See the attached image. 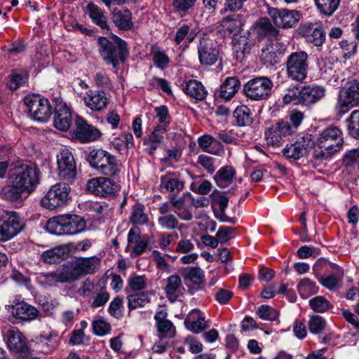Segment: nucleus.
<instances>
[{"instance_id": "f257e3e1", "label": "nucleus", "mask_w": 359, "mask_h": 359, "mask_svg": "<svg viewBox=\"0 0 359 359\" xmlns=\"http://www.w3.org/2000/svg\"><path fill=\"white\" fill-rule=\"evenodd\" d=\"M41 172L33 163L18 162L10 175L11 185L3 189V194L9 201H17L25 192L30 194L39 184Z\"/></svg>"}, {"instance_id": "f03ea898", "label": "nucleus", "mask_w": 359, "mask_h": 359, "mask_svg": "<svg viewBox=\"0 0 359 359\" xmlns=\"http://www.w3.org/2000/svg\"><path fill=\"white\" fill-rule=\"evenodd\" d=\"M97 46L102 59L114 68L124 63L128 57L127 43L117 36H114L113 41L100 36L97 39Z\"/></svg>"}, {"instance_id": "7ed1b4c3", "label": "nucleus", "mask_w": 359, "mask_h": 359, "mask_svg": "<svg viewBox=\"0 0 359 359\" xmlns=\"http://www.w3.org/2000/svg\"><path fill=\"white\" fill-rule=\"evenodd\" d=\"M86 159L90 167L102 175L114 177L121 171V164L116 157L103 149H93Z\"/></svg>"}, {"instance_id": "20e7f679", "label": "nucleus", "mask_w": 359, "mask_h": 359, "mask_svg": "<svg viewBox=\"0 0 359 359\" xmlns=\"http://www.w3.org/2000/svg\"><path fill=\"white\" fill-rule=\"evenodd\" d=\"M46 230L55 235H74L86 228L85 221L79 216L59 215L50 218L46 224Z\"/></svg>"}, {"instance_id": "39448f33", "label": "nucleus", "mask_w": 359, "mask_h": 359, "mask_svg": "<svg viewBox=\"0 0 359 359\" xmlns=\"http://www.w3.org/2000/svg\"><path fill=\"white\" fill-rule=\"evenodd\" d=\"M355 107H359V78L351 77L339 90L335 108L344 114Z\"/></svg>"}, {"instance_id": "423d86ee", "label": "nucleus", "mask_w": 359, "mask_h": 359, "mask_svg": "<svg viewBox=\"0 0 359 359\" xmlns=\"http://www.w3.org/2000/svg\"><path fill=\"white\" fill-rule=\"evenodd\" d=\"M284 66L287 78L292 81L303 82L309 73V55L304 50L292 52L287 57Z\"/></svg>"}, {"instance_id": "0eeeda50", "label": "nucleus", "mask_w": 359, "mask_h": 359, "mask_svg": "<svg viewBox=\"0 0 359 359\" xmlns=\"http://www.w3.org/2000/svg\"><path fill=\"white\" fill-rule=\"evenodd\" d=\"M25 104L30 117L38 122H46L53 114L49 100L40 95H27L24 98Z\"/></svg>"}, {"instance_id": "6e6552de", "label": "nucleus", "mask_w": 359, "mask_h": 359, "mask_svg": "<svg viewBox=\"0 0 359 359\" xmlns=\"http://www.w3.org/2000/svg\"><path fill=\"white\" fill-rule=\"evenodd\" d=\"M70 197V187L65 182H59L50 187L46 194L41 198L43 208L55 210L67 203Z\"/></svg>"}, {"instance_id": "1a4fd4ad", "label": "nucleus", "mask_w": 359, "mask_h": 359, "mask_svg": "<svg viewBox=\"0 0 359 359\" xmlns=\"http://www.w3.org/2000/svg\"><path fill=\"white\" fill-rule=\"evenodd\" d=\"M273 83L266 76H259L248 81L243 88L247 97L252 100H262L268 98L271 93Z\"/></svg>"}, {"instance_id": "9d476101", "label": "nucleus", "mask_w": 359, "mask_h": 359, "mask_svg": "<svg viewBox=\"0 0 359 359\" xmlns=\"http://www.w3.org/2000/svg\"><path fill=\"white\" fill-rule=\"evenodd\" d=\"M316 144L334 154L339 152L344 145L343 133L337 126H329L319 134Z\"/></svg>"}, {"instance_id": "9b49d317", "label": "nucleus", "mask_w": 359, "mask_h": 359, "mask_svg": "<svg viewBox=\"0 0 359 359\" xmlns=\"http://www.w3.org/2000/svg\"><path fill=\"white\" fill-rule=\"evenodd\" d=\"M197 50L200 64L203 66H212L219 57V45L210 37H201L197 45Z\"/></svg>"}, {"instance_id": "f8f14e48", "label": "nucleus", "mask_w": 359, "mask_h": 359, "mask_svg": "<svg viewBox=\"0 0 359 359\" xmlns=\"http://www.w3.org/2000/svg\"><path fill=\"white\" fill-rule=\"evenodd\" d=\"M6 341L8 349L18 355L20 359H27L32 354L30 347L22 332L14 328L9 330L6 334Z\"/></svg>"}, {"instance_id": "ddd939ff", "label": "nucleus", "mask_w": 359, "mask_h": 359, "mask_svg": "<svg viewBox=\"0 0 359 359\" xmlns=\"http://www.w3.org/2000/svg\"><path fill=\"white\" fill-rule=\"evenodd\" d=\"M58 175L61 180L72 182L76 175V166L72 151L67 148L62 149L57 155Z\"/></svg>"}, {"instance_id": "4468645a", "label": "nucleus", "mask_w": 359, "mask_h": 359, "mask_svg": "<svg viewBox=\"0 0 359 359\" xmlns=\"http://www.w3.org/2000/svg\"><path fill=\"white\" fill-rule=\"evenodd\" d=\"M268 13L276 26L283 29L296 26L302 17L299 11L285 8H270Z\"/></svg>"}, {"instance_id": "2eb2a0df", "label": "nucleus", "mask_w": 359, "mask_h": 359, "mask_svg": "<svg viewBox=\"0 0 359 359\" xmlns=\"http://www.w3.org/2000/svg\"><path fill=\"white\" fill-rule=\"evenodd\" d=\"M297 31L306 42L315 46H322L325 42V32L320 23L306 22L299 26Z\"/></svg>"}, {"instance_id": "dca6fc26", "label": "nucleus", "mask_w": 359, "mask_h": 359, "mask_svg": "<svg viewBox=\"0 0 359 359\" xmlns=\"http://www.w3.org/2000/svg\"><path fill=\"white\" fill-rule=\"evenodd\" d=\"M313 145L314 142L311 139V135L306 134L299 137L294 142L287 144L283 150V154L287 158L298 160L306 156Z\"/></svg>"}, {"instance_id": "f3484780", "label": "nucleus", "mask_w": 359, "mask_h": 359, "mask_svg": "<svg viewBox=\"0 0 359 359\" xmlns=\"http://www.w3.org/2000/svg\"><path fill=\"white\" fill-rule=\"evenodd\" d=\"M23 229L19 215L14 212H9L0 219V241H6Z\"/></svg>"}, {"instance_id": "a211bd4d", "label": "nucleus", "mask_w": 359, "mask_h": 359, "mask_svg": "<svg viewBox=\"0 0 359 359\" xmlns=\"http://www.w3.org/2000/svg\"><path fill=\"white\" fill-rule=\"evenodd\" d=\"M7 310L16 318L24 321H31L39 316V310L28 304L20 297H16L11 305L6 306Z\"/></svg>"}, {"instance_id": "6ab92c4d", "label": "nucleus", "mask_w": 359, "mask_h": 359, "mask_svg": "<svg viewBox=\"0 0 359 359\" xmlns=\"http://www.w3.org/2000/svg\"><path fill=\"white\" fill-rule=\"evenodd\" d=\"M87 190L97 196L107 197L118 191V186L109 177H99L88 180Z\"/></svg>"}, {"instance_id": "aec40b11", "label": "nucleus", "mask_w": 359, "mask_h": 359, "mask_svg": "<svg viewBox=\"0 0 359 359\" xmlns=\"http://www.w3.org/2000/svg\"><path fill=\"white\" fill-rule=\"evenodd\" d=\"M74 135L82 143L97 140L102 133L97 128L89 125L80 116H76L74 123Z\"/></svg>"}, {"instance_id": "412c9836", "label": "nucleus", "mask_w": 359, "mask_h": 359, "mask_svg": "<svg viewBox=\"0 0 359 359\" xmlns=\"http://www.w3.org/2000/svg\"><path fill=\"white\" fill-rule=\"evenodd\" d=\"M86 107L94 111H101L107 108L109 98L106 93L101 90H90L83 97Z\"/></svg>"}, {"instance_id": "4be33fe9", "label": "nucleus", "mask_w": 359, "mask_h": 359, "mask_svg": "<svg viewBox=\"0 0 359 359\" xmlns=\"http://www.w3.org/2000/svg\"><path fill=\"white\" fill-rule=\"evenodd\" d=\"M158 211L160 215L157 222L161 229L174 230L179 228L180 222L175 215L170 213V205L168 203H160Z\"/></svg>"}, {"instance_id": "5701e85b", "label": "nucleus", "mask_w": 359, "mask_h": 359, "mask_svg": "<svg viewBox=\"0 0 359 359\" xmlns=\"http://www.w3.org/2000/svg\"><path fill=\"white\" fill-rule=\"evenodd\" d=\"M167 316V312L163 310L158 311L154 316L158 336L161 339L173 338L176 334L175 327L170 320L166 319Z\"/></svg>"}, {"instance_id": "b1692460", "label": "nucleus", "mask_w": 359, "mask_h": 359, "mask_svg": "<svg viewBox=\"0 0 359 359\" xmlns=\"http://www.w3.org/2000/svg\"><path fill=\"white\" fill-rule=\"evenodd\" d=\"M185 327L194 333H201L208 327L203 313L199 309L191 310L184 320Z\"/></svg>"}, {"instance_id": "393cba45", "label": "nucleus", "mask_w": 359, "mask_h": 359, "mask_svg": "<svg viewBox=\"0 0 359 359\" xmlns=\"http://www.w3.org/2000/svg\"><path fill=\"white\" fill-rule=\"evenodd\" d=\"M325 95V88L322 86L309 85L302 88V98L303 105L309 106L313 104Z\"/></svg>"}, {"instance_id": "a878e982", "label": "nucleus", "mask_w": 359, "mask_h": 359, "mask_svg": "<svg viewBox=\"0 0 359 359\" xmlns=\"http://www.w3.org/2000/svg\"><path fill=\"white\" fill-rule=\"evenodd\" d=\"M252 43L244 34L234 36L232 41V50L238 61L243 60L250 53Z\"/></svg>"}, {"instance_id": "bb28decb", "label": "nucleus", "mask_w": 359, "mask_h": 359, "mask_svg": "<svg viewBox=\"0 0 359 359\" xmlns=\"http://www.w3.org/2000/svg\"><path fill=\"white\" fill-rule=\"evenodd\" d=\"M241 88V81L237 76L227 77L220 86L219 96L226 100H230Z\"/></svg>"}, {"instance_id": "cd10ccee", "label": "nucleus", "mask_w": 359, "mask_h": 359, "mask_svg": "<svg viewBox=\"0 0 359 359\" xmlns=\"http://www.w3.org/2000/svg\"><path fill=\"white\" fill-rule=\"evenodd\" d=\"M68 255V248L65 245H60L43 252L41 259L48 264H55L65 259Z\"/></svg>"}, {"instance_id": "c85d7f7f", "label": "nucleus", "mask_w": 359, "mask_h": 359, "mask_svg": "<svg viewBox=\"0 0 359 359\" xmlns=\"http://www.w3.org/2000/svg\"><path fill=\"white\" fill-rule=\"evenodd\" d=\"M81 276L94 273L100 266V260L97 257H80L74 259Z\"/></svg>"}, {"instance_id": "c756f323", "label": "nucleus", "mask_w": 359, "mask_h": 359, "mask_svg": "<svg viewBox=\"0 0 359 359\" xmlns=\"http://www.w3.org/2000/svg\"><path fill=\"white\" fill-rule=\"evenodd\" d=\"M254 32L259 38H271L275 37L278 30L266 18H262L258 20L252 26Z\"/></svg>"}, {"instance_id": "7c9ffc66", "label": "nucleus", "mask_w": 359, "mask_h": 359, "mask_svg": "<svg viewBox=\"0 0 359 359\" xmlns=\"http://www.w3.org/2000/svg\"><path fill=\"white\" fill-rule=\"evenodd\" d=\"M245 20L241 14H232L224 18L221 22L222 27L230 34L237 35L244 26Z\"/></svg>"}, {"instance_id": "2f4dec72", "label": "nucleus", "mask_w": 359, "mask_h": 359, "mask_svg": "<svg viewBox=\"0 0 359 359\" xmlns=\"http://www.w3.org/2000/svg\"><path fill=\"white\" fill-rule=\"evenodd\" d=\"M183 91L189 96L197 100L205 99L208 93L201 82L191 79L182 86Z\"/></svg>"}, {"instance_id": "473e14b6", "label": "nucleus", "mask_w": 359, "mask_h": 359, "mask_svg": "<svg viewBox=\"0 0 359 359\" xmlns=\"http://www.w3.org/2000/svg\"><path fill=\"white\" fill-rule=\"evenodd\" d=\"M334 273L324 275L318 277V280L321 285L330 290H336L338 287L339 282L343 278L344 272L341 268L337 265H333Z\"/></svg>"}, {"instance_id": "72a5a7b5", "label": "nucleus", "mask_w": 359, "mask_h": 359, "mask_svg": "<svg viewBox=\"0 0 359 359\" xmlns=\"http://www.w3.org/2000/svg\"><path fill=\"white\" fill-rule=\"evenodd\" d=\"M111 19L115 25L121 30H130L133 27L132 15L128 9L114 11Z\"/></svg>"}, {"instance_id": "f704fd0d", "label": "nucleus", "mask_w": 359, "mask_h": 359, "mask_svg": "<svg viewBox=\"0 0 359 359\" xmlns=\"http://www.w3.org/2000/svg\"><path fill=\"white\" fill-rule=\"evenodd\" d=\"M88 14L95 25L102 29H108L107 17L105 13L93 3H89L87 6Z\"/></svg>"}, {"instance_id": "c9c22d12", "label": "nucleus", "mask_w": 359, "mask_h": 359, "mask_svg": "<svg viewBox=\"0 0 359 359\" xmlns=\"http://www.w3.org/2000/svg\"><path fill=\"white\" fill-rule=\"evenodd\" d=\"M235 175V171L231 166H224L220 168L215 176L217 185L221 188H226L231 184Z\"/></svg>"}, {"instance_id": "e433bc0d", "label": "nucleus", "mask_w": 359, "mask_h": 359, "mask_svg": "<svg viewBox=\"0 0 359 359\" xmlns=\"http://www.w3.org/2000/svg\"><path fill=\"white\" fill-rule=\"evenodd\" d=\"M250 109L246 105H241L236 108L233 111V117L236 118V125L241 127L250 126L252 121Z\"/></svg>"}, {"instance_id": "4c0bfd02", "label": "nucleus", "mask_w": 359, "mask_h": 359, "mask_svg": "<svg viewBox=\"0 0 359 359\" xmlns=\"http://www.w3.org/2000/svg\"><path fill=\"white\" fill-rule=\"evenodd\" d=\"M60 273L61 279L64 283H72L81 277L74 260L65 263L62 266Z\"/></svg>"}, {"instance_id": "58836bf2", "label": "nucleus", "mask_w": 359, "mask_h": 359, "mask_svg": "<svg viewBox=\"0 0 359 359\" xmlns=\"http://www.w3.org/2000/svg\"><path fill=\"white\" fill-rule=\"evenodd\" d=\"M150 294L151 292L146 291L128 294L127 297L128 309L133 310L143 307L150 302Z\"/></svg>"}, {"instance_id": "ea45409f", "label": "nucleus", "mask_w": 359, "mask_h": 359, "mask_svg": "<svg viewBox=\"0 0 359 359\" xmlns=\"http://www.w3.org/2000/svg\"><path fill=\"white\" fill-rule=\"evenodd\" d=\"M161 187L170 192H179L184 189V182L168 173L161 177Z\"/></svg>"}, {"instance_id": "a19ab883", "label": "nucleus", "mask_w": 359, "mask_h": 359, "mask_svg": "<svg viewBox=\"0 0 359 359\" xmlns=\"http://www.w3.org/2000/svg\"><path fill=\"white\" fill-rule=\"evenodd\" d=\"M283 102L285 104H293L295 105H303L302 98V88L298 85L292 84L287 89L283 97Z\"/></svg>"}, {"instance_id": "79ce46f5", "label": "nucleus", "mask_w": 359, "mask_h": 359, "mask_svg": "<svg viewBox=\"0 0 359 359\" xmlns=\"http://www.w3.org/2000/svg\"><path fill=\"white\" fill-rule=\"evenodd\" d=\"M320 13L331 16L339 8L340 0H313Z\"/></svg>"}, {"instance_id": "37998d69", "label": "nucleus", "mask_w": 359, "mask_h": 359, "mask_svg": "<svg viewBox=\"0 0 359 359\" xmlns=\"http://www.w3.org/2000/svg\"><path fill=\"white\" fill-rule=\"evenodd\" d=\"M32 342L34 343L35 350L40 353H48L54 348L51 334H41L33 339Z\"/></svg>"}, {"instance_id": "c03bdc74", "label": "nucleus", "mask_w": 359, "mask_h": 359, "mask_svg": "<svg viewBox=\"0 0 359 359\" xmlns=\"http://www.w3.org/2000/svg\"><path fill=\"white\" fill-rule=\"evenodd\" d=\"M130 221L134 224L144 225L148 222V215L144 212V206L136 203L132 208Z\"/></svg>"}, {"instance_id": "a18cd8bd", "label": "nucleus", "mask_w": 359, "mask_h": 359, "mask_svg": "<svg viewBox=\"0 0 359 359\" xmlns=\"http://www.w3.org/2000/svg\"><path fill=\"white\" fill-rule=\"evenodd\" d=\"M348 134L359 139V109L353 111L346 120Z\"/></svg>"}, {"instance_id": "49530a36", "label": "nucleus", "mask_w": 359, "mask_h": 359, "mask_svg": "<svg viewBox=\"0 0 359 359\" xmlns=\"http://www.w3.org/2000/svg\"><path fill=\"white\" fill-rule=\"evenodd\" d=\"M297 290L300 296L306 299L308 297L316 294L318 287L316 285L315 283L311 281L309 278H305L301 280L297 285Z\"/></svg>"}, {"instance_id": "de8ad7c7", "label": "nucleus", "mask_w": 359, "mask_h": 359, "mask_svg": "<svg viewBox=\"0 0 359 359\" xmlns=\"http://www.w3.org/2000/svg\"><path fill=\"white\" fill-rule=\"evenodd\" d=\"M151 55L153 57L154 65L159 69L163 70L168 66L169 58L168 55L156 46H152Z\"/></svg>"}, {"instance_id": "09e8293b", "label": "nucleus", "mask_w": 359, "mask_h": 359, "mask_svg": "<svg viewBox=\"0 0 359 359\" xmlns=\"http://www.w3.org/2000/svg\"><path fill=\"white\" fill-rule=\"evenodd\" d=\"M260 59L266 67H273L280 62V58L271 46H267L262 49Z\"/></svg>"}, {"instance_id": "8fccbe9b", "label": "nucleus", "mask_w": 359, "mask_h": 359, "mask_svg": "<svg viewBox=\"0 0 359 359\" xmlns=\"http://www.w3.org/2000/svg\"><path fill=\"white\" fill-rule=\"evenodd\" d=\"M195 36L196 34L192 32L190 26L183 24L177 29L174 38V42L179 45L187 39L188 42L191 43L194 41Z\"/></svg>"}, {"instance_id": "3c124183", "label": "nucleus", "mask_w": 359, "mask_h": 359, "mask_svg": "<svg viewBox=\"0 0 359 359\" xmlns=\"http://www.w3.org/2000/svg\"><path fill=\"white\" fill-rule=\"evenodd\" d=\"M309 306L317 313H324L331 309V303L323 296H317L309 300Z\"/></svg>"}, {"instance_id": "603ef678", "label": "nucleus", "mask_w": 359, "mask_h": 359, "mask_svg": "<svg viewBox=\"0 0 359 359\" xmlns=\"http://www.w3.org/2000/svg\"><path fill=\"white\" fill-rule=\"evenodd\" d=\"M266 141L268 145H271L273 147H279L283 142V137L278 131V128L272 126L268 128L265 133Z\"/></svg>"}, {"instance_id": "864d4df0", "label": "nucleus", "mask_w": 359, "mask_h": 359, "mask_svg": "<svg viewBox=\"0 0 359 359\" xmlns=\"http://www.w3.org/2000/svg\"><path fill=\"white\" fill-rule=\"evenodd\" d=\"M182 276L184 279L189 280L196 285H200L203 282L204 275L198 267L184 269L182 271Z\"/></svg>"}, {"instance_id": "5fc2aeb1", "label": "nucleus", "mask_w": 359, "mask_h": 359, "mask_svg": "<svg viewBox=\"0 0 359 359\" xmlns=\"http://www.w3.org/2000/svg\"><path fill=\"white\" fill-rule=\"evenodd\" d=\"M72 112L55 114L54 126L58 130L67 131L72 124Z\"/></svg>"}, {"instance_id": "6e6d98bb", "label": "nucleus", "mask_w": 359, "mask_h": 359, "mask_svg": "<svg viewBox=\"0 0 359 359\" xmlns=\"http://www.w3.org/2000/svg\"><path fill=\"white\" fill-rule=\"evenodd\" d=\"M257 315L262 320L273 321L278 319L279 316L278 311L270 306L262 305L256 311Z\"/></svg>"}, {"instance_id": "4d7b16f0", "label": "nucleus", "mask_w": 359, "mask_h": 359, "mask_svg": "<svg viewBox=\"0 0 359 359\" xmlns=\"http://www.w3.org/2000/svg\"><path fill=\"white\" fill-rule=\"evenodd\" d=\"M326 325L325 320L318 315L311 316L308 323L309 331L315 334L322 332L325 329Z\"/></svg>"}, {"instance_id": "13d9d810", "label": "nucleus", "mask_w": 359, "mask_h": 359, "mask_svg": "<svg viewBox=\"0 0 359 359\" xmlns=\"http://www.w3.org/2000/svg\"><path fill=\"white\" fill-rule=\"evenodd\" d=\"M181 287L182 280L180 277L177 275H172L167 279L165 292L169 297L175 296Z\"/></svg>"}, {"instance_id": "bf43d9fd", "label": "nucleus", "mask_w": 359, "mask_h": 359, "mask_svg": "<svg viewBox=\"0 0 359 359\" xmlns=\"http://www.w3.org/2000/svg\"><path fill=\"white\" fill-rule=\"evenodd\" d=\"M92 328L93 333L100 337L109 334L111 330L110 324L102 318L94 320L92 323Z\"/></svg>"}, {"instance_id": "052dcab7", "label": "nucleus", "mask_w": 359, "mask_h": 359, "mask_svg": "<svg viewBox=\"0 0 359 359\" xmlns=\"http://www.w3.org/2000/svg\"><path fill=\"white\" fill-rule=\"evenodd\" d=\"M52 101L55 105V114L67 113L71 111L69 106L61 96V93L60 92H55L53 93Z\"/></svg>"}, {"instance_id": "680f3d73", "label": "nucleus", "mask_w": 359, "mask_h": 359, "mask_svg": "<svg viewBox=\"0 0 359 359\" xmlns=\"http://www.w3.org/2000/svg\"><path fill=\"white\" fill-rule=\"evenodd\" d=\"M196 2V0H173L172 7L175 12L185 14L194 7Z\"/></svg>"}, {"instance_id": "e2e57ef3", "label": "nucleus", "mask_w": 359, "mask_h": 359, "mask_svg": "<svg viewBox=\"0 0 359 359\" xmlns=\"http://www.w3.org/2000/svg\"><path fill=\"white\" fill-rule=\"evenodd\" d=\"M123 299L120 297H116L109 304L108 311L109 314L118 319L123 316Z\"/></svg>"}, {"instance_id": "0e129e2a", "label": "nucleus", "mask_w": 359, "mask_h": 359, "mask_svg": "<svg viewBox=\"0 0 359 359\" xmlns=\"http://www.w3.org/2000/svg\"><path fill=\"white\" fill-rule=\"evenodd\" d=\"M27 79V74L25 72H18L16 71L11 74L9 81V87L14 90L19 88L22 84L25 83Z\"/></svg>"}, {"instance_id": "69168bd1", "label": "nucleus", "mask_w": 359, "mask_h": 359, "mask_svg": "<svg viewBox=\"0 0 359 359\" xmlns=\"http://www.w3.org/2000/svg\"><path fill=\"white\" fill-rule=\"evenodd\" d=\"M128 284L130 290L140 291L146 288L147 279L144 276H135L128 279Z\"/></svg>"}, {"instance_id": "338daca9", "label": "nucleus", "mask_w": 359, "mask_h": 359, "mask_svg": "<svg viewBox=\"0 0 359 359\" xmlns=\"http://www.w3.org/2000/svg\"><path fill=\"white\" fill-rule=\"evenodd\" d=\"M178 238V235L177 233H170L168 232L161 233L159 235V238L158 240V243L160 248L163 250H166L169 249V245L175 241V239Z\"/></svg>"}, {"instance_id": "774afa93", "label": "nucleus", "mask_w": 359, "mask_h": 359, "mask_svg": "<svg viewBox=\"0 0 359 359\" xmlns=\"http://www.w3.org/2000/svg\"><path fill=\"white\" fill-rule=\"evenodd\" d=\"M235 229L231 226H222L216 233V237L221 243H226L233 237Z\"/></svg>"}]
</instances>
